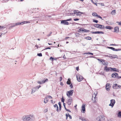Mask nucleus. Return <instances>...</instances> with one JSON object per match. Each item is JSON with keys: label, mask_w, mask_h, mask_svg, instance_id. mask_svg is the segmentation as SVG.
<instances>
[{"label": "nucleus", "mask_w": 121, "mask_h": 121, "mask_svg": "<svg viewBox=\"0 0 121 121\" xmlns=\"http://www.w3.org/2000/svg\"><path fill=\"white\" fill-rule=\"evenodd\" d=\"M34 120L33 117H32L31 115L29 116H27L24 118L23 120L25 121H31Z\"/></svg>", "instance_id": "obj_1"}, {"label": "nucleus", "mask_w": 121, "mask_h": 121, "mask_svg": "<svg viewBox=\"0 0 121 121\" xmlns=\"http://www.w3.org/2000/svg\"><path fill=\"white\" fill-rule=\"evenodd\" d=\"M105 119V117L103 115L98 116L96 118L97 121H103Z\"/></svg>", "instance_id": "obj_2"}, {"label": "nucleus", "mask_w": 121, "mask_h": 121, "mask_svg": "<svg viewBox=\"0 0 121 121\" xmlns=\"http://www.w3.org/2000/svg\"><path fill=\"white\" fill-rule=\"evenodd\" d=\"M73 90H70L67 92L66 93L67 96L69 97H70V96H72L73 95Z\"/></svg>", "instance_id": "obj_3"}, {"label": "nucleus", "mask_w": 121, "mask_h": 121, "mask_svg": "<svg viewBox=\"0 0 121 121\" xmlns=\"http://www.w3.org/2000/svg\"><path fill=\"white\" fill-rule=\"evenodd\" d=\"M115 103V101L114 99H112L110 100V103L109 104V106H111L112 107Z\"/></svg>", "instance_id": "obj_4"}, {"label": "nucleus", "mask_w": 121, "mask_h": 121, "mask_svg": "<svg viewBox=\"0 0 121 121\" xmlns=\"http://www.w3.org/2000/svg\"><path fill=\"white\" fill-rule=\"evenodd\" d=\"M112 87L114 89L121 88V86L117 84H115L113 85Z\"/></svg>", "instance_id": "obj_5"}, {"label": "nucleus", "mask_w": 121, "mask_h": 121, "mask_svg": "<svg viewBox=\"0 0 121 121\" xmlns=\"http://www.w3.org/2000/svg\"><path fill=\"white\" fill-rule=\"evenodd\" d=\"M77 81L79 82L81 81L83 78L82 76H77Z\"/></svg>", "instance_id": "obj_6"}, {"label": "nucleus", "mask_w": 121, "mask_h": 121, "mask_svg": "<svg viewBox=\"0 0 121 121\" xmlns=\"http://www.w3.org/2000/svg\"><path fill=\"white\" fill-rule=\"evenodd\" d=\"M61 23L66 25H68L69 24V22H67L66 20H61Z\"/></svg>", "instance_id": "obj_7"}, {"label": "nucleus", "mask_w": 121, "mask_h": 121, "mask_svg": "<svg viewBox=\"0 0 121 121\" xmlns=\"http://www.w3.org/2000/svg\"><path fill=\"white\" fill-rule=\"evenodd\" d=\"M70 98L68 99V102H67V103L69 105H70L71 104V103L73 101L72 98L71 97Z\"/></svg>", "instance_id": "obj_8"}, {"label": "nucleus", "mask_w": 121, "mask_h": 121, "mask_svg": "<svg viewBox=\"0 0 121 121\" xmlns=\"http://www.w3.org/2000/svg\"><path fill=\"white\" fill-rule=\"evenodd\" d=\"M111 67H108L107 66H105L104 67V70L106 72H108L111 71Z\"/></svg>", "instance_id": "obj_9"}, {"label": "nucleus", "mask_w": 121, "mask_h": 121, "mask_svg": "<svg viewBox=\"0 0 121 121\" xmlns=\"http://www.w3.org/2000/svg\"><path fill=\"white\" fill-rule=\"evenodd\" d=\"M82 112L84 113L85 112V105L83 104L82 106Z\"/></svg>", "instance_id": "obj_10"}, {"label": "nucleus", "mask_w": 121, "mask_h": 121, "mask_svg": "<svg viewBox=\"0 0 121 121\" xmlns=\"http://www.w3.org/2000/svg\"><path fill=\"white\" fill-rule=\"evenodd\" d=\"M109 84H107L105 87L107 91H109L110 89V86H109Z\"/></svg>", "instance_id": "obj_11"}, {"label": "nucleus", "mask_w": 121, "mask_h": 121, "mask_svg": "<svg viewBox=\"0 0 121 121\" xmlns=\"http://www.w3.org/2000/svg\"><path fill=\"white\" fill-rule=\"evenodd\" d=\"M114 32L117 33H118L119 32V27H118L116 26L114 28Z\"/></svg>", "instance_id": "obj_12"}, {"label": "nucleus", "mask_w": 121, "mask_h": 121, "mask_svg": "<svg viewBox=\"0 0 121 121\" xmlns=\"http://www.w3.org/2000/svg\"><path fill=\"white\" fill-rule=\"evenodd\" d=\"M115 73V78H121V76H119L118 74L116 73Z\"/></svg>", "instance_id": "obj_13"}, {"label": "nucleus", "mask_w": 121, "mask_h": 121, "mask_svg": "<svg viewBox=\"0 0 121 121\" xmlns=\"http://www.w3.org/2000/svg\"><path fill=\"white\" fill-rule=\"evenodd\" d=\"M109 57L111 59H112V58H118V56L116 55H113L112 56H109Z\"/></svg>", "instance_id": "obj_14"}, {"label": "nucleus", "mask_w": 121, "mask_h": 121, "mask_svg": "<svg viewBox=\"0 0 121 121\" xmlns=\"http://www.w3.org/2000/svg\"><path fill=\"white\" fill-rule=\"evenodd\" d=\"M92 100L93 103H96V100H97V99L96 97V96H95V97H94V98H93V97H92Z\"/></svg>", "instance_id": "obj_15"}, {"label": "nucleus", "mask_w": 121, "mask_h": 121, "mask_svg": "<svg viewBox=\"0 0 121 121\" xmlns=\"http://www.w3.org/2000/svg\"><path fill=\"white\" fill-rule=\"evenodd\" d=\"M37 89L35 87L34 88H33L32 89L31 94H33L37 90Z\"/></svg>", "instance_id": "obj_16"}, {"label": "nucleus", "mask_w": 121, "mask_h": 121, "mask_svg": "<svg viewBox=\"0 0 121 121\" xmlns=\"http://www.w3.org/2000/svg\"><path fill=\"white\" fill-rule=\"evenodd\" d=\"M94 26L95 27L100 29V24H95L94 25Z\"/></svg>", "instance_id": "obj_17"}, {"label": "nucleus", "mask_w": 121, "mask_h": 121, "mask_svg": "<svg viewBox=\"0 0 121 121\" xmlns=\"http://www.w3.org/2000/svg\"><path fill=\"white\" fill-rule=\"evenodd\" d=\"M48 97H46L44 99V102L45 103H47L48 101V99H47Z\"/></svg>", "instance_id": "obj_18"}, {"label": "nucleus", "mask_w": 121, "mask_h": 121, "mask_svg": "<svg viewBox=\"0 0 121 121\" xmlns=\"http://www.w3.org/2000/svg\"><path fill=\"white\" fill-rule=\"evenodd\" d=\"M105 28L106 29H112L113 28L112 27L110 26H106Z\"/></svg>", "instance_id": "obj_19"}, {"label": "nucleus", "mask_w": 121, "mask_h": 121, "mask_svg": "<svg viewBox=\"0 0 121 121\" xmlns=\"http://www.w3.org/2000/svg\"><path fill=\"white\" fill-rule=\"evenodd\" d=\"M102 64H103L104 65L107 66L108 64V63L107 61H106V62H102Z\"/></svg>", "instance_id": "obj_20"}, {"label": "nucleus", "mask_w": 121, "mask_h": 121, "mask_svg": "<svg viewBox=\"0 0 121 121\" xmlns=\"http://www.w3.org/2000/svg\"><path fill=\"white\" fill-rule=\"evenodd\" d=\"M54 108H56L57 109L56 110L57 112H58L59 111L58 109L59 108L57 104H55L54 105Z\"/></svg>", "instance_id": "obj_21"}, {"label": "nucleus", "mask_w": 121, "mask_h": 121, "mask_svg": "<svg viewBox=\"0 0 121 121\" xmlns=\"http://www.w3.org/2000/svg\"><path fill=\"white\" fill-rule=\"evenodd\" d=\"M79 119L82 120V121H89L88 120H86L85 119L83 118L82 117H79Z\"/></svg>", "instance_id": "obj_22"}, {"label": "nucleus", "mask_w": 121, "mask_h": 121, "mask_svg": "<svg viewBox=\"0 0 121 121\" xmlns=\"http://www.w3.org/2000/svg\"><path fill=\"white\" fill-rule=\"evenodd\" d=\"M58 104H59V110L60 111L61 110V103L60 102H59L58 103Z\"/></svg>", "instance_id": "obj_23"}, {"label": "nucleus", "mask_w": 121, "mask_h": 121, "mask_svg": "<svg viewBox=\"0 0 121 121\" xmlns=\"http://www.w3.org/2000/svg\"><path fill=\"white\" fill-rule=\"evenodd\" d=\"M73 12H74V13H78L80 14V12L78 10H74Z\"/></svg>", "instance_id": "obj_24"}, {"label": "nucleus", "mask_w": 121, "mask_h": 121, "mask_svg": "<svg viewBox=\"0 0 121 121\" xmlns=\"http://www.w3.org/2000/svg\"><path fill=\"white\" fill-rule=\"evenodd\" d=\"M48 79L47 78L45 79V80H43L41 82H42V84H43L45 82H47L48 81Z\"/></svg>", "instance_id": "obj_25"}, {"label": "nucleus", "mask_w": 121, "mask_h": 121, "mask_svg": "<svg viewBox=\"0 0 121 121\" xmlns=\"http://www.w3.org/2000/svg\"><path fill=\"white\" fill-rule=\"evenodd\" d=\"M97 59L99 61H100V62H104L105 61V60L102 59Z\"/></svg>", "instance_id": "obj_26"}, {"label": "nucleus", "mask_w": 121, "mask_h": 121, "mask_svg": "<svg viewBox=\"0 0 121 121\" xmlns=\"http://www.w3.org/2000/svg\"><path fill=\"white\" fill-rule=\"evenodd\" d=\"M100 26H101V27H100V29H103L105 27L103 25H100Z\"/></svg>", "instance_id": "obj_27"}, {"label": "nucleus", "mask_w": 121, "mask_h": 121, "mask_svg": "<svg viewBox=\"0 0 121 121\" xmlns=\"http://www.w3.org/2000/svg\"><path fill=\"white\" fill-rule=\"evenodd\" d=\"M85 39L87 40H91V37H89V36H87V37H86L85 38Z\"/></svg>", "instance_id": "obj_28"}, {"label": "nucleus", "mask_w": 121, "mask_h": 121, "mask_svg": "<svg viewBox=\"0 0 121 121\" xmlns=\"http://www.w3.org/2000/svg\"><path fill=\"white\" fill-rule=\"evenodd\" d=\"M118 116L119 117H121V112L120 111L118 114Z\"/></svg>", "instance_id": "obj_29"}, {"label": "nucleus", "mask_w": 121, "mask_h": 121, "mask_svg": "<svg viewBox=\"0 0 121 121\" xmlns=\"http://www.w3.org/2000/svg\"><path fill=\"white\" fill-rule=\"evenodd\" d=\"M92 15L93 16H96L97 17L98 15L96 13L94 12L92 13Z\"/></svg>", "instance_id": "obj_30"}, {"label": "nucleus", "mask_w": 121, "mask_h": 121, "mask_svg": "<svg viewBox=\"0 0 121 121\" xmlns=\"http://www.w3.org/2000/svg\"><path fill=\"white\" fill-rule=\"evenodd\" d=\"M108 48L109 49H111L113 51H115V48H114L112 47H109Z\"/></svg>", "instance_id": "obj_31"}, {"label": "nucleus", "mask_w": 121, "mask_h": 121, "mask_svg": "<svg viewBox=\"0 0 121 121\" xmlns=\"http://www.w3.org/2000/svg\"><path fill=\"white\" fill-rule=\"evenodd\" d=\"M116 69L115 68H112L111 67V71L114 72Z\"/></svg>", "instance_id": "obj_32"}, {"label": "nucleus", "mask_w": 121, "mask_h": 121, "mask_svg": "<svg viewBox=\"0 0 121 121\" xmlns=\"http://www.w3.org/2000/svg\"><path fill=\"white\" fill-rule=\"evenodd\" d=\"M93 21L94 22L97 23L98 22V21L96 20L95 19H93Z\"/></svg>", "instance_id": "obj_33"}, {"label": "nucleus", "mask_w": 121, "mask_h": 121, "mask_svg": "<svg viewBox=\"0 0 121 121\" xmlns=\"http://www.w3.org/2000/svg\"><path fill=\"white\" fill-rule=\"evenodd\" d=\"M115 10H113L111 12V13L112 14H115Z\"/></svg>", "instance_id": "obj_34"}, {"label": "nucleus", "mask_w": 121, "mask_h": 121, "mask_svg": "<svg viewBox=\"0 0 121 121\" xmlns=\"http://www.w3.org/2000/svg\"><path fill=\"white\" fill-rule=\"evenodd\" d=\"M90 32L92 34H98V31H91Z\"/></svg>", "instance_id": "obj_35"}, {"label": "nucleus", "mask_w": 121, "mask_h": 121, "mask_svg": "<svg viewBox=\"0 0 121 121\" xmlns=\"http://www.w3.org/2000/svg\"><path fill=\"white\" fill-rule=\"evenodd\" d=\"M98 34H104V33L103 32L101 31H98Z\"/></svg>", "instance_id": "obj_36"}, {"label": "nucleus", "mask_w": 121, "mask_h": 121, "mask_svg": "<svg viewBox=\"0 0 121 121\" xmlns=\"http://www.w3.org/2000/svg\"><path fill=\"white\" fill-rule=\"evenodd\" d=\"M85 53L87 54L91 55H93V54L91 52H88L87 53Z\"/></svg>", "instance_id": "obj_37"}, {"label": "nucleus", "mask_w": 121, "mask_h": 121, "mask_svg": "<svg viewBox=\"0 0 121 121\" xmlns=\"http://www.w3.org/2000/svg\"><path fill=\"white\" fill-rule=\"evenodd\" d=\"M37 56H42V54L41 53H38L37 54Z\"/></svg>", "instance_id": "obj_38"}, {"label": "nucleus", "mask_w": 121, "mask_h": 121, "mask_svg": "<svg viewBox=\"0 0 121 121\" xmlns=\"http://www.w3.org/2000/svg\"><path fill=\"white\" fill-rule=\"evenodd\" d=\"M9 0H2L3 1H2V2L3 3L6 2H7Z\"/></svg>", "instance_id": "obj_39"}, {"label": "nucleus", "mask_w": 121, "mask_h": 121, "mask_svg": "<svg viewBox=\"0 0 121 121\" xmlns=\"http://www.w3.org/2000/svg\"><path fill=\"white\" fill-rule=\"evenodd\" d=\"M121 50V49H115V51H120Z\"/></svg>", "instance_id": "obj_40"}, {"label": "nucleus", "mask_w": 121, "mask_h": 121, "mask_svg": "<svg viewBox=\"0 0 121 121\" xmlns=\"http://www.w3.org/2000/svg\"><path fill=\"white\" fill-rule=\"evenodd\" d=\"M75 35L76 37H78L79 36V35H80V34L78 33H75Z\"/></svg>", "instance_id": "obj_41"}, {"label": "nucleus", "mask_w": 121, "mask_h": 121, "mask_svg": "<svg viewBox=\"0 0 121 121\" xmlns=\"http://www.w3.org/2000/svg\"><path fill=\"white\" fill-rule=\"evenodd\" d=\"M65 101V99L63 98V97H62L61 99V101L62 102L64 103Z\"/></svg>", "instance_id": "obj_42"}, {"label": "nucleus", "mask_w": 121, "mask_h": 121, "mask_svg": "<svg viewBox=\"0 0 121 121\" xmlns=\"http://www.w3.org/2000/svg\"><path fill=\"white\" fill-rule=\"evenodd\" d=\"M41 87V86L40 85L37 86H36L35 87L37 89H38L40 87Z\"/></svg>", "instance_id": "obj_43"}, {"label": "nucleus", "mask_w": 121, "mask_h": 121, "mask_svg": "<svg viewBox=\"0 0 121 121\" xmlns=\"http://www.w3.org/2000/svg\"><path fill=\"white\" fill-rule=\"evenodd\" d=\"M54 58L53 57H50V59L52 61H53L54 60Z\"/></svg>", "instance_id": "obj_44"}, {"label": "nucleus", "mask_w": 121, "mask_h": 121, "mask_svg": "<svg viewBox=\"0 0 121 121\" xmlns=\"http://www.w3.org/2000/svg\"><path fill=\"white\" fill-rule=\"evenodd\" d=\"M115 76V73H112L111 75L112 77L114 78V76Z\"/></svg>", "instance_id": "obj_45"}, {"label": "nucleus", "mask_w": 121, "mask_h": 121, "mask_svg": "<svg viewBox=\"0 0 121 121\" xmlns=\"http://www.w3.org/2000/svg\"><path fill=\"white\" fill-rule=\"evenodd\" d=\"M73 20L74 21H76L79 20V19L78 18H76L74 19Z\"/></svg>", "instance_id": "obj_46"}, {"label": "nucleus", "mask_w": 121, "mask_h": 121, "mask_svg": "<svg viewBox=\"0 0 121 121\" xmlns=\"http://www.w3.org/2000/svg\"><path fill=\"white\" fill-rule=\"evenodd\" d=\"M75 13H74V12L73 13H70V16H74L75 15Z\"/></svg>", "instance_id": "obj_47"}, {"label": "nucleus", "mask_w": 121, "mask_h": 121, "mask_svg": "<svg viewBox=\"0 0 121 121\" xmlns=\"http://www.w3.org/2000/svg\"><path fill=\"white\" fill-rule=\"evenodd\" d=\"M70 86L71 87V88H73V85L72 83H71V84L70 85Z\"/></svg>", "instance_id": "obj_48"}, {"label": "nucleus", "mask_w": 121, "mask_h": 121, "mask_svg": "<svg viewBox=\"0 0 121 121\" xmlns=\"http://www.w3.org/2000/svg\"><path fill=\"white\" fill-rule=\"evenodd\" d=\"M81 29H82V31L84 32H85V29L84 28H81Z\"/></svg>", "instance_id": "obj_49"}, {"label": "nucleus", "mask_w": 121, "mask_h": 121, "mask_svg": "<svg viewBox=\"0 0 121 121\" xmlns=\"http://www.w3.org/2000/svg\"><path fill=\"white\" fill-rule=\"evenodd\" d=\"M97 17H98L99 18H100L102 20H103V19H102V17L99 15H98Z\"/></svg>", "instance_id": "obj_50"}, {"label": "nucleus", "mask_w": 121, "mask_h": 121, "mask_svg": "<svg viewBox=\"0 0 121 121\" xmlns=\"http://www.w3.org/2000/svg\"><path fill=\"white\" fill-rule=\"evenodd\" d=\"M91 0L93 3L94 4H95V5H96L97 6V5L96 4V3H95L94 2L93 0Z\"/></svg>", "instance_id": "obj_51"}, {"label": "nucleus", "mask_w": 121, "mask_h": 121, "mask_svg": "<svg viewBox=\"0 0 121 121\" xmlns=\"http://www.w3.org/2000/svg\"><path fill=\"white\" fill-rule=\"evenodd\" d=\"M117 23H118V24L121 26V21L120 22H117Z\"/></svg>", "instance_id": "obj_52"}, {"label": "nucleus", "mask_w": 121, "mask_h": 121, "mask_svg": "<svg viewBox=\"0 0 121 121\" xmlns=\"http://www.w3.org/2000/svg\"><path fill=\"white\" fill-rule=\"evenodd\" d=\"M65 104L64 103H63V105L64 106V108H65V109H66L65 106Z\"/></svg>", "instance_id": "obj_53"}, {"label": "nucleus", "mask_w": 121, "mask_h": 121, "mask_svg": "<svg viewBox=\"0 0 121 121\" xmlns=\"http://www.w3.org/2000/svg\"><path fill=\"white\" fill-rule=\"evenodd\" d=\"M69 115V114L68 113H67L65 115L66 117H69L68 115Z\"/></svg>", "instance_id": "obj_54"}, {"label": "nucleus", "mask_w": 121, "mask_h": 121, "mask_svg": "<svg viewBox=\"0 0 121 121\" xmlns=\"http://www.w3.org/2000/svg\"><path fill=\"white\" fill-rule=\"evenodd\" d=\"M20 22H17L15 23V24L16 26L18 25H20Z\"/></svg>", "instance_id": "obj_55"}, {"label": "nucleus", "mask_w": 121, "mask_h": 121, "mask_svg": "<svg viewBox=\"0 0 121 121\" xmlns=\"http://www.w3.org/2000/svg\"><path fill=\"white\" fill-rule=\"evenodd\" d=\"M71 82H69V81H67V82L66 83L68 85H70L71 84Z\"/></svg>", "instance_id": "obj_56"}, {"label": "nucleus", "mask_w": 121, "mask_h": 121, "mask_svg": "<svg viewBox=\"0 0 121 121\" xmlns=\"http://www.w3.org/2000/svg\"><path fill=\"white\" fill-rule=\"evenodd\" d=\"M89 32V30H87L85 29V32L86 33V32Z\"/></svg>", "instance_id": "obj_57"}, {"label": "nucleus", "mask_w": 121, "mask_h": 121, "mask_svg": "<svg viewBox=\"0 0 121 121\" xmlns=\"http://www.w3.org/2000/svg\"><path fill=\"white\" fill-rule=\"evenodd\" d=\"M72 20V18H70L69 19H67V20H66V21H67V22L68 21H71Z\"/></svg>", "instance_id": "obj_58"}, {"label": "nucleus", "mask_w": 121, "mask_h": 121, "mask_svg": "<svg viewBox=\"0 0 121 121\" xmlns=\"http://www.w3.org/2000/svg\"><path fill=\"white\" fill-rule=\"evenodd\" d=\"M16 26V25L15 24H13L12 26H11L10 27L11 28H12L13 27H14L15 26Z\"/></svg>", "instance_id": "obj_59"}, {"label": "nucleus", "mask_w": 121, "mask_h": 121, "mask_svg": "<svg viewBox=\"0 0 121 121\" xmlns=\"http://www.w3.org/2000/svg\"><path fill=\"white\" fill-rule=\"evenodd\" d=\"M37 82V83H39V84H42L41 82H40V81H38Z\"/></svg>", "instance_id": "obj_60"}, {"label": "nucleus", "mask_w": 121, "mask_h": 121, "mask_svg": "<svg viewBox=\"0 0 121 121\" xmlns=\"http://www.w3.org/2000/svg\"><path fill=\"white\" fill-rule=\"evenodd\" d=\"M51 49V48H50L49 47L47 48H45L43 50H47V49Z\"/></svg>", "instance_id": "obj_61"}, {"label": "nucleus", "mask_w": 121, "mask_h": 121, "mask_svg": "<svg viewBox=\"0 0 121 121\" xmlns=\"http://www.w3.org/2000/svg\"><path fill=\"white\" fill-rule=\"evenodd\" d=\"M68 112H71V111L69 109H68L67 108L65 109Z\"/></svg>", "instance_id": "obj_62"}, {"label": "nucleus", "mask_w": 121, "mask_h": 121, "mask_svg": "<svg viewBox=\"0 0 121 121\" xmlns=\"http://www.w3.org/2000/svg\"><path fill=\"white\" fill-rule=\"evenodd\" d=\"M20 25H21L24 24L23 22H22L20 23Z\"/></svg>", "instance_id": "obj_63"}, {"label": "nucleus", "mask_w": 121, "mask_h": 121, "mask_svg": "<svg viewBox=\"0 0 121 121\" xmlns=\"http://www.w3.org/2000/svg\"><path fill=\"white\" fill-rule=\"evenodd\" d=\"M82 29H81V28H80V29H79V30H78V32H80L81 31H82Z\"/></svg>", "instance_id": "obj_64"}]
</instances>
